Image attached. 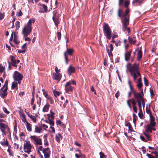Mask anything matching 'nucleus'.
<instances>
[{"mask_svg":"<svg viewBox=\"0 0 158 158\" xmlns=\"http://www.w3.org/2000/svg\"><path fill=\"white\" fill-rule=\"evenodd\" d=\"M127 70L129 71L134 81L137 84L136 86L139 90L142 89L143 84L142 82L141 74L139 72V64L135 63L133 64L128 63L126 66Z\"/></svg>","mask_w":158,"mask_h":158,"instance_id":"nucleus-1","label":"nucleus"},{"mask_svg":"<svg viewBox=\"0 0 158 158\" xmlns=\"http://www.w3.org/2000/svg\"><path fill=\"white\" fill-rule=\"evenodd\" d=\"M129 12V10L127 8L126 10L125 13L123 14L122 15H121V10L120 9H119L118 11V16L121 19L122 22H123V19H124L123 22V29L124 31L127 30L128 33L130 32V29L129 27H127L129 24V16L127 15Z\"/></svg>","mask_w":158,"mask_h":158,"instance_id":"nucleus-2","label":"nucleus"},{"mask_svg":"<svg viewBox=\"0 0 158 158\" xmlns=\"http://www.w3.org/2000/svg\"><path fill=\"white\" fill-rule=\"evenodd\" d=\"M35 20L34 19H30L27 24L24 26L22 30V33L24 37L29 35L32 30L31 24L34 23Z\"/></svg>","mask_w":158,"mask_h":158,"instance_id":"nucleus-3","label":"nucleus"},{"mask_svg":"<svg viewBox=\"0 0 158 158\" xmlns=\"http://www.w3.org/2000/svg\"><path fill=\"white\" fill-rule=\"evenodd\" d=\"M139 92H135L134 94V97L137 102H142V104L143 108L145 107L144 99L143 98L144 94L143 90H139Z\"/></svg>","mask_w":158,"mask_h":158,"instance_id":"nucleus-4","label":"nucleus"},{"mask_svg":"<svg viewBox=\"0 0 158 158\" xmlns=\"http://www.w3.org/2000/svg\"><path fill=\"white\" fill-rule=\"evenodd\" d=\"M103 30L104 35L106 39L110 40L111 37V31L108 24L106 23H103Z\"/></svg>","mask_w":158,"mask_h":158,"instance_id":"nucleus-5","label":"nucleus"},{"mask_svg":"<svg viewBox=\"0 0 158 158\" xmlns=\"http://www.w3.org/2000/svg\"><path fill=\"white\" fill-rule=\"evenodd\" d=\"M7 85L8 81L6 80L4 86L0 89V96L2 98H4L7 94V91L8 89Z\"/></svg>","mask_w":158,"mask_h":158,"instance_id":"nucleus-6","label":"nucleus"},{"mask_svg":"<svg viewBox=\"0 0 158 158\" xmlns=\"http://www.w3.org/2000/svg\"><path fill=\"white\" fill-rule=\"evenodd\" d=\"M13 77L15 81H17L18 84L20 85L21 81L22 80L23 76V75L19 72L15 71L14 72Z\"/></svg>","mask_w":158,"mask_h":158,"instance_id":"nucleus-7","label":"nucleus"},{"mask_svg":"<svg viewBox=\"0 0 158 158\" xmlns=\"http://www.w3.org/2000/svg\"><path fill=\"white\" fill-rule=\"evenodd\" d=\"M18 32H12L10 39L9 40V42L13 40V37L14 36L13 41L16 44H18L20 43V41L19 40V37L18 35Z\"/></svg>","mask_w":158,"mask_h":158,"instance_id":"nucleus-8","label":"nucleus"},{"mask_svg":"<svg viewBox=\"0 0 158 158\" xmlns=\"http://www.w3.org/2000/svg\"><path fill=\"white\" fill-rule=\"evenodd\" d=\"M32 146L30 141H27L23 144V149L25 152L29 154L31 152Z\"/></svg>","mask_w":158,"mask_h":158,"instance_id":"nucleus-9","label":"nucleus"},{"mask_svg":"<svg viewBox=\"0 0 158 158\" xmlns=\"http://www.w3.org/2000/svg\"><path fill=\"white\" fill-rule=\"evenodd\" d=\"M0 129H1L2 132V135H6L5 131L6 130L8 132L10 131V129L6 124L2 123H0Z\"/></svg>","mask_w":158,"mask_h":158,"instance_id":"nucleus-10","label":"nucleus"},{"mask_svg":"<svg viewBox=\"0 0 158 158\" xmlns=\"http://www.w3.org/2000/svg\"><path fill=\"white\" fill-rule=\"evenodd\" d=\"M73 52V49L67 48L66 51L64 52L65 60L67 64H68V61L69 60L68 54L69 55H71L72 54Z\"/></svg>","mask_w":158,"mask_h":158,"instance_id":"nucleus-11","label":"nucleus"},{"mask_svg":"<svg viewBox=\"0 0 158 158\" xmlns=\"http://www.w3.org/2000/svg\"><path fill=\"white\" fill-rule=\"evenodd\" d=\"M30 138L34 141V144H35L42 145L41 139L40 138H38L35 135L31 136Z\"/></svg>","mask_w":158,"mask_h":158,"instance_id":"nucleus-12","label":"nucleus"},{"mask_svg":"<svg viewBox=\"0 0 158 158\" xmlns=\"http://www.w3.org/2000/svg\"><path fill=\"white\" fill-rule=\"evenodd\" d=\"M71 82H67L65 86V90L66 92H69L72 91L73 89V87L71 85Z\"/></svg>","mask_w":158,"mask_h":158,"instance_id":"nucleus-13","label":"nucleus"},{"mask_svg":"<svg viewBox=\"0 0 158 158\" xmlns=\"http://www.w3.org/2000/svg\"><path fill=\"white\" fill-rule=\"evenodd\" d=\"M62 77V75L60 73H53L52 76V78L54 80L60 81Z\"/></svg>","mask_w":158,"mask_h":158,"instance_id":"nucleus-14","label":"nucleus"},{"mask_svg":"<svg viewBox=\"0 0 158 158\" xmlns=\"http://www.w3.org/2000/svg\"><path fill=\"white\" fill-rule=\"evenodd\" d=\"M43 152L44 154L45 158H48L50 157V151L48 148L44 149L43 150Z\"/></svg>","mask_w":158,"mask_h":158,"instance_id":"nucleus-15","label":"nucleus"},{"mask_svg":"<svg viewBox=\"0 0 158 158\" xmlns=\"http://www.w3.org/2000/svg\"><path fill=\"white\" fill-rule=\"evenodd\" d=\"M130 102L132 104L133 106H136V102H135L134 98L128 99L127 101V103L128 106L130 109L131 108V106L130 103Z\"/></svg>","mask_w":158,"mask_h":158,"instance_id":"nucleus-16","label":"nucleus"},{"mask_svg":"<svg viewBox=\"0 0 158 158\" xmlns=\"http://www.w3.org/2000/svg\"><path fill=\"white\" fill-rule=\"evenodd\" d=\"M52 19L55 23L56 26L57 27L58 26V25L59 22L58 20V17L56 15V14H55L54 13L53 16L52 17Z\"/></svg>","mask_w":158,"mask_h":158,"instance_id":"nucleus-17","label":"nucleus"},{"mask_svg":"<svg viewBox=\"0 0 158 158\" xmlns=\"http://www.w3.org/2000/svg\"><path fill=\"white\" fill-rule=\"evenodd\" d=\"M152 126L148 124L145 127V131L147 133H152Z\"/></svg>","mask_w":158,"mask_h":158,"instance_id":"nucleus-18","label":"nucleus"},{"mask_svg":"<svg viewBox=\"0 0 158 158\" xmlns=\"http://www.w3.org/2000/svg\"><path fill=\"white\" fill-rule=\"evenodd\" d=\"M132 52L131 50H129L128 52H126L125 53V60L127 61H128L130 60V58Z\"/></svg>","mask_w":158,"mask_h":158,"instance_id":"nucleus-19","label":"nucleus"},{"mask_svg":"<svg viewBox=\"0 0 158 158\" xmlns=\"http://www.w3.org/2000/svg\"><path fill=\"white\" fill-rule=\"evenodd\" d=\"M150 125L152 126L153 127H155L156 124V123L155 122V118L153 116L150 117Z\"/></svg>","mask_w":158,"mask_h":158,"instance_id":"nucleus-20","label":"nucleus"},{"mask_svg":"<svg viewBox=\"0 0 158 158\" xmlns=\"http://www.w3.org/2000/svg\"><path fill=\"white\" fill-rule=\"evenodd\" d=\"M75 71V68L74 67L70 65L68 69V73L69 75H71L72 73H74Z\"/></svg>","mask_w":158,"mask_h":158,"instance_id":"nucleus-21","label":"nucleus"},{"mask_svg":"<svg viewBox=\"0 0 158 158\" xmlns=\"http://www.w3.org/2000/svg\"><path fill=\"white\" fill-rule=\"evenodd\" d=\"M10 58H11V60L12 63L13 64H18L20 61L19 60H16V57L15 56H10Z\"/></svg>","mask_w":158,"mask_h":158,"instance_id":"nucleus-22","label":"nucleus"},{"mask_svg":"<svg viewBox=\"0 0 158 158\" xmlns=\"http://www.w3.org/2000/svg\"><path fill=\"white\" fill-rule=\"evenodd\" d=\"M18 84L17 81H14L12 83L11 89H15L17 90L18 89Z\"/></svg>","mask_w":158,"mask_h":158,"instance_id":"nucleus-23","label":"nucleus"},{"mask_svg":"<svg viewBox=\"0 0 158 158\" xmlns=\"http://www.w3.org/2000/svg\"><path fill=\"white\" fill-rule=\"evenodd\" d=\"M63 138L62 136L60 134H58L56 135L55 139L57 142L59 143L61 140Z\"/></svg>","mask_w":158,"mask_h":158,"instance_id":"nucleus-24","label":"nucleus"},{"mask_svg":"<svg viewBox=\"0 0 158 158\" xmlns=\"http://www.w3.org/2000/svg\"><path fill=\"white\" fill-rule=\"evenodd\" d=\"M142 56V51L139 50H138L137 54V59L138 61H139Z\"/></svg>","mask_w":158,"mask_h":158,"instance_id":"nucleus-25","label":"nucleus"},{"mask_svg":"<svg viewBox=\"0 0 158 158\" xmlns=\"http://www.w3.org/2000/svg\"><path fill=\"white\" fill-rule=\"evenodd\" d=\"M129 42L130 43L132 44H134L136 41V40L135 37H129Z\"/></svg>","mask_w":158,"mask_h":158,"instance_id":"nucleus-26","label":"nucleus"},{"mask_svg":"<svg viewBox=\"0 0 158 158\" xmlns=\"http://www.w3.org/2000/svg\"><path fill=\"white\" fill-rule=\"evenodd\" d=\"M26 128L27 130L31 132V125L28 122H26Z\"/></svg>","mask_w":158,"mask_h":158,"instance_id":"nucleus-27","label":"nucleus"},{"mask_svg":"<svg viewBox=\"0 0 158 158\" xmlns=\"http://www.w3.org/2000/svg\"><path fill=\"white\" fill-rule=\"evenodd\" d=\"M49 105L48 103H46V105L44 107L43 109V111L44 112H47L48 110Z\"/></svg>","mask_w":158,"mask_h":158,"instance_id":"nucleus-28","label":"nucleus"},{"mask_svg":"<svg viewBox=\"0 0 158 158\" xmlns=\"http://www.w3.org/2000/svg\"><path fill=\"white\" fill-rule=\"evenodd\" d=\"M128 83L130 87V89L131 91V93L134 94L136 91L133 88L131 85V82L130 80H128Z\"/></svg>","mask_w":158,"mask_h":158,"instance_id":"nucleus-29","label":"nucleus"},{"mask_svg":"<svg viewBox=\"0 0 158 158\" xmlns=\"http://www.w3.org/2000/svg\"><path fill=\"white\" fill-rule=\"evenodd\" d=\"M25 112H26V113H27V114L28 115V117L30 118H31L32 120L35 123L36 122V117L34 116H33V115H30L29 114H28L27 113V112L26 111H25Z\"/></svg>","mask_w":158,"mask_h":158,"instance_id":"nucleus-30","label":"nucleus"},{"mask_svg":"<svg viewBox=\"0 0 158 158\" xmlns=\"http://www.w3.org/2000/svg\"><path fill=\"white\" fill-rule=\"evenodd\" d=\"M35 132L40 133L41 130L40 127H38L37 126H35Z\"/></svg>","mask_w":158,"mask_h":158,"instance_id":"nucleus-31","label":"nucleus"},{"mask_svg":"<svg viewBox=\"0 0 158 158\" xmlns=\"http://www.w3.org/2000/svg\"><path fill=\"white\" fill-rule=\"evenodd\" d=\"M143 134L147 138L148 140L150 141L152 140L149 133L144 132Z\"/></svg>","mask_w":158,"mask_h":158,"instance_id":"nucleus-32","label":"nucleus"},{"mask_svg":"<svg viewBox=\"0 0 158 158\" xmlns=\"http://www.w3.org/2000/svg\"><path fill=\"white\" fill-rule=\"evenodd\" d=\"M143 0H133L132 1V3L133 5H135L136 3H138L139 4L142 3Z\"/></svg>","mask_w":158,"mask_h":158,"instance_id":"nucleus-33","label":"nucleus"},{"mask_svg":"<svg viewBox=\"0 0 158 158\" xmlns=\"http://www.w3.org/2000/svg\"><path fill=\"white\" fill-rule=\"evenodd\" d=\"M39 4L40 6H41L43 8H44V12H46L48 10V8L47 6L44 4H42L41 3H40Z\"/></svg>","mask_w":158,"mask_h":158,"instance_id":"nucleus-34","label":"nucleus"},{"mask_svg":"<svg viewBox=\"0 0 158 158\" xmlns=\"http://www.w3.org/2000/svg\"><path fill=\"white\" fill-rule=\"evenodd\" d=\"M42 91H43V94L45 96V97L47 99H50V97H48V94H47L45 92V91L43 89H42Z\"/></svg>","mask_w":158,"mask_h":158,"instance_id":"nucleus-35","label":"nucleus"},{"mask_svg":"<svg viewBox=\"0 0 158 158\" xmlns=\"http://www.w3.org/2000/svg\"><path fill=\"white\" fill-rule=\"evenodd\" d=\"M150 94L151 97L152 98L155 95L154 91L152 88H150Z\"/></svg>","mask_w":158,"mask_h":158,"instance_id":"nucleus-36","label":"nucleus"},{"mask_svg":"<svg viewBox=\"0 0 158 158\" xmlns=\"http://www.w3.org/2000/svg\"><path fill=\"white\" fill-rule=\"evenodd\" d=\"M20 23L19 21H17L16 22V30H18L19 28L20 27Z\"/></svg>","mask_w":158,"mask_h":158,"instance_id":"nucleus-37","label":"nucleus"},{"mask_svg":"<svg viewBox=\"0 0 158 158\" xmlns=\"http://www.w3.org/2000/svg\"><path fill=\"white\" fill-rule=\"evenodd\" d=\"M19 115L22 117L25 116V114L23 113V111L22 110H20L19 111Z\"/></svg>","mask_w":158,"mask_h":158,"instance_id":"nucleus-38","label":"nucleus"},{"mask_svg":"<svg viewBox=\"0 0 158 158\" xmlns=\"http://www.w3.org/2000/svg\"><path fill=\"white\" fill-rule=\"evenodd\" d=\"M138 116L141 119L143 118V114L142 110H139V112L138 113Z\"/></svg>","mask_w":158,"mask_h":158,"instance_id":"nucleus-39","label":"nucleus"},{"mask_svg":"<svg viewBox=\"0 0 158 158\" xmlns=\"http://www.w3.org/2000/svg\"><path fill=\"white\" fill-rule=\"evenodd\" d=\"M56 123L57 125H59L60 126H64V124L61 122L60 120H58L56 121Z\"/></svg>","mask_w":158,"mask_h":158,"instance_id":"nucleus-40","label":"nucleus"},{"mask_svg":"<svg viewBox=\"0 0 158 158\" xmlns=\"http://www.w3.org/2000/svg\"><path fill=\"white\" fill-rule=\"evenodd\" d=\"M8 141L6 140V141H1L0 143L2 145L6 146L8 144Z\"/></svg>","mask_w":158,"mask_h":158,"instance_id":"nucleus-41","label":"nucleus"},{"mask_svg":"<svg viewBox=\"0 0 158 158\" xmlns=\"http://www.w3.org/2000/svg\"><path fill=\"white\" fill-rule=\"evenodd\" d=\"M130 3V1L129 0H127L125 1V6L126 7L128 8V5Z\"/></svg>","mask_w":158,"mask_h":158,"instance_id":"nucleus-42","label":"nucleus"},{"mask_svg":"<svg viewBox=\"0 0 158 158\" xmlns=\"http://www.w3.org/2000/svg\"><path fill=\"white\" fill-rule=\"evenodd\" d=\"M5 68L4 67L2 66L0 64V73H2L5 70Z\"/></svg>","mask_w":158,"mask_h":158,"instance_id":"nucleus-43","label":"nucleus"},{"mask_svg":"<svg viewBox=\"0 0 158 158\" xmlns=\"http://www.w3.org/2000/svg\"><path fill=\"white\" fill-rule=\"evenodd\" d=\"M48 123L52 126H54V122L50 119H48Z\"/></svg>","mask_w":158,"mask_h":158,"instance_id":"nucleus-44","label":"nucleus"},{"mask_svg":"<svg viewBox=\"0 0 158 158\" xmlns=\"http://www.w3.org/2000/svg\"><path fill=\"white\" fill-rule=\"evenodd\" d=\"M138 104L139 108V110H142V102H137Z\"/></svg>","mask_w":158,"mask_h":158,"instance_id":"nucleus-45","label":"nucleus"},{"mask_svg":"<svg viewBox=\"0 0 158 158\" xmlns=\"http://www.w3.org/2000/svg\"><path fill=\"white\" fill-rule=\"evenodd\" d=\"M53 94L56 97L59 96L60 95L59 93L57 91H54Z\"/></svg>","mask_w":158,"mask_h":158,"instance_id":"nucleus-46","label":"nucleus"},{"mask_svg":"<svg viewBox=\"0 0 158 158\" xmlns=\"http://www.w3.org/2000/svg\"><path fill=\"white\" fill-rule=\"evenodd\" d=\"M143 80L144 82V84L146 86H148V81L147 79L145 77H144L143 78Z\"/></svg>","mask_w":158,"mask_h":158,"instance_id":"nucleus-47","label":"nucleus"},{"mask_svg":"<svg viewBox=\"0 0 158 158\" xmlns=\"http://www.w3.org/2000/svg\"><path fill=\"white\" fill-rule=\"evenodd\" d=\"M140 138L141 139V140H142L143 141L145 142H148V140L145 139L144 138V137L141 135L140 136Z\"/></svg>","mask_w":158,"mask_h":158,"instance_id":"nucleus-48","label":"nucleus"},{"mask_svg":"<svg viewBox=\"0 0 158 158\" xmlns=\"http://www.w3.org/2000/svg\"><path fill=\"white\" fill-rule=\"evenodd\" d=\"M106 51L110 57L112 56V52L110 51L107 48H106Z\"/></svg>","mask_w":158,"mask_h":158,"instance_id":"nucleus-49","label":"nucleus"},{"mask_svg":"<svg viewBox=\"0 0 158 158\" xmlns=\"http://www.w3.org/2000/svg\"><path fill=\"white\" fill-rule=\"evenodd\" d=\"M50 128L51 129L50 131L52 133H55V131L54 128L52 126L50 127Z\"/></svg>","mask_w":158,"mask_h":158,"instance_id":"nucleus-50","label":"nucleus"},{"mask_svg":"<svg viewBox=\"0 0 158 158\" xmlns=\"http://www.w3.org/2000/svg\"><path fill=\"white\" fill-rule=\"evenodd\" d=\"M147 113L149 114V117L153 116L150 110H146Z\"/></svg>","mask_w":158,"mask_h":158,"instance_id":"nucleus-51","label":"nucleus"},{"mask_svg":"<svg viewBox=\"0 0 158 158\" xmlns=\"http://www.w3.org/2000/svg\"><path fill=\"white\" fill-rule=\"evenodd\" d=\"M57 34L58 39V40H60L61 38V34L60 32H57Z\"/></svg>","mask_w":158,"mask_h":158,"instance_id":"nucleus-52","label":"nucleus"},{"mask_svg":"<svg viewBox=\"0 0 158 158\" xmlns=\"http://www.w3.org/2000/svg\"><path fill=\"white\" fill-rule=\"evenodd\" d=\"M41 98L40 97H39V99L37 101V104L39 105V107H40V105L41 104Z\"/></svg>","mask_w":158,"mask_h":158,"instance_id":"nucleus-53","label":"nucleus"},{"mask_svg":"<svg viewBox=\"0 0 158 158\" xmlns=\"http://www.w3.org/2000/svg\"><path fill=\"white\" fill-rule=\"evenodd\" d=\"M78 151L79 152V153L80 154V155H79V157H82H82L83 158V157H85V156L81 153V152L80 150H78Z\"/></svg>","mask_w":158,"mask_h":158,"instance_id":"nucleus-54","label":"nucleus"},{"mask_svg":"<svg viewBox=\"0 0 158 158\" xmlns=\"http://www.w3.org/2000/svg\"><path fill=\"white\" fill-rule=\"evenodd\" d=\"M146 155L148 158H156L153 155L148 153H147Z\"/></svg>","mask_w":158,"mask_h":158,"instance_id":"nucleus-55","label":"nucleus"},{"mask_svg":"<svg viewBox=\"0 0 158 158\" xmlns=\"http://www.w3.org/2000/svg\"><path fill=\"white\" fill-rule=\"evenodd\" d=\"M4 17V15L3 13H0V19L1 20Z\"/></svg>","mask_w":158,"mask_h":158,"instance_id":"nucleus-56","label":"nucleus"},{"mask_svg":"<svg viewBox=\"0 0 158 158\" xmlns=\"http://www.w3.org/2000/svg\"><path fill=\"white\" fill-rule=\"evenodd\" d=\"M152 153L154 154V155H156L155 157L156 158H158V153L157 152H156V151H155L154 152H152Z\"/></svg>","mask_w":158,"mask_h":158,"instance_id":"nucleus-57","label":"nucleus"},{"mask_svg":"<svg viewBox=\"0 0 158 158\" xmlns=\"http://www.w3.org/2000/svg\"><path fill=\"white\" fill-rule=\"evenodd\" d=\"M22 121L23 122H24L25 124H26V122H28L26 120L25 116L23 117V118L22 119Z\"/></svg>","mask_w":158,"mask_h":158,"instance_id":"nucleus-58","label":"nucleus"},{"mask_svg":"<svg viewBox=\"0 0 158 158\" xmlns=\"http://www.w3.org/2000/svg\"><path fill=\"white\" fill-rule=\"evenodd\" d=\"M18 52L19 53H24L25 52V49L22 50H18Z\"/></svg>","mask_w":158,"mask_h":158,"instance_id":"nucleus-59","label":"nucleus"},{"mask_svg":"<svg viewBox=\"0 0 158 158\" xmlns=\"http://www.w3.org/2000/svg\"><path fill=\"white\" fill-rule=\"evenodd\" d=\"M22 12L21 10H20L19 12H17V15L18 16H20L22 15Z\"/></svg>","mask_w":158,"mask_h":158,"instance_id":"nucleus-60","label":"nucleus"},{"mask_svg":"<svg viewBox=\"0 0 158 158\" xmlns=\"http://www.w3.org/2000/svg\"><path fill=\"white\" fill-rule=\"evenodd\" d=\"M99 155H100V157H106L105 155L102 152H100L99 153Z\"/></svg>","mask_w":158,"mask_h":158,"instance_id":"nucleus-61","label":"nucleus"},{"mask_svg":"<svg viewBox=\"0 0 158 158\" xmlns=\"http://www.w3.org/2000/svg\"><path fill=\"white\" fill-rule=\"evenodd\" d=\"M3 110L6 114H8L10 113V112L7 110L6 108L5 107L3 108Z\"/></svg>","mask_w":158,"mask_h":158,"instance_id":"nucleus-62","label":"nucleus"},{"mask_svg":"<svg viewBox=\"0 0 158 158\" xmlns=\"http://www.w3.org/2000/svg\"><path fill=\"white\" fill-rule=\"evenodd\" d=\"M50 113H51V114L50 115V117H51L53 119L54 118V113L53 112H50Z\"/></svg>","mask_w":158,"mask_h":158,"instance_id":"nucleus-63","label":"nucleus"},{"mask_svg":"<svg viewBox=\"0 0 158 158\" xmlns=\"http://www.w3.org/2000/svg\"><path fill=\"white\" fill-rule=\"evenodd\" d=\"M55 71L56 72V73H60V69H59L57 67H55Z\"/></svg>","mask_w":158,"mask_h":158,"instance_id":"nucleus-64","label":"nucleus"}]
</instances>
